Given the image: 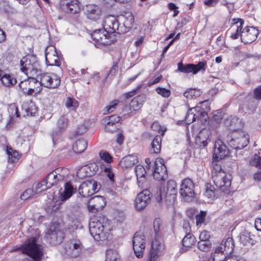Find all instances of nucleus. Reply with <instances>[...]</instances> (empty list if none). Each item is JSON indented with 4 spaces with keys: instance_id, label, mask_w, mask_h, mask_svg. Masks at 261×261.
I'll use <instances>...</instances> for the list:
<instances>
[{
    "instance_id": "nucleus-1",
    "label": "nucleus",
    "mask_w": 261,
    "mask_h": 261,
    "mask_svg": "<svg viewBox=\"0 0 261 261\" xmlns=\"http://www.w3.org/2000/svg\"><path fill=\"white\" fill-rule=\"evenodd\" d=\"M212 178L216 188L211 184L205 185L204 196L208 199L214 198L219 190L224 192L231 185L230 176H227L220 164H213Z\"/></svg>"
},
{
    "instance_id": "nucleus-2",
    "label": "nucleus",
    "mask_w": 261,
    "mask_h": 261,
    "mask_svg": "<svg viewBox=\"0 0 261 261\" xmlns=\"http://www.w3.org/2000/svg\"><path fill=\"white\" fill-rule=\"evenodd\" d=\"M249 136L246 132L235 129L230 132L226 137L228 145L235 149H241L249 143Z\"/></svg>"
},
{
    "instance_id": "nucleus-3",
    "label": "nucleus",
    "mask_w": 261,
    "mask_h": 261,
    "mask_svg": "<svg viewBox=\"0 0 261 261\" xmlns=\"http://www.w3.org/2000/svg\"><path fill=\"white\" fill-rule=\"evenodd\" d=\"M20 69L28 77L39 76L41 73L37 58L32 55L22 58L20 61Z\"/></svg>"
},
{
    "instance_id": "nucleus-4",
    "label": "nucleus",
    "mask_w": 261,
    "mask_h": 261,
    "mask_svg": "<svg viewBox=\"0 0 261 261\" xmlns=\"http://www.w3.org/2000/svg\"><path fill=\"white\" fill-rule=\"evenodd\" d=\"M93 40L95 42L97 47L110 45L116 40V35L109 34L104 29H97L91 34Z\"/></svg>"
},
{
    "instance_id": "nucleus-5",
    "label": "nucleus",
    "mask_w": 261,
    "mask_h": 261,
    "mask_svg": "<svg viewBox=\"0 0 261 261\" xmlns=\"http://www.w3.org/2000/svg\"><path fill=\"white\" fill-rule=\"evenodd\" d=\"M106 223L104 222L102 217H95L89 222V231L95 240L105 239V227Z\"/></svg>"
},
{
    "instance_id": "nucleus-6",
    "label": "nucleus",
    "mask_w": 261,
    "mask_h": 261,
    "mask_svg": "<svg viewBox=\"0 0 261 261\" xmlns=\"http://www.w3.org/2000/svg\"><path fill=\"white\" fill-rule=\"evenodd\" d=\"M177 193V188L176 182L173 180H170L167 182V192L165 191L164 188H160L154 195V197L156 201L159 203L164 199L167 200L166 198L168 197L170 198V200H174Z\"/></svg>"
},
{
    "instance_id": "nucleus-7",
    "label": "nucleus",
    "mask_w": 261,
    "mask_h": 261,
    "mask_svg": "<svg viewBox=\"0 0 261 261\" xmlns=\"http://www.w3.org/2000/svg\"><path fill=\"white\" fill-rule=\"evenodd\" d=\"M101 187L94 179H87L84 181L79 188V193L83 197H89L98 192Z\"/></svg>"
},
{
    "instance_id": "nucleus-8",
    "label": "nucleus",
    "mask_w": 261,
    "mask_h": 261,
    "mask_svg": "<svg viewBox=\"0 0 261 261\" xmlns=\"http://www.w3.org/2000/svg\"><path fill=\"white\" fill-rule=\"evenodd\" d=\"M132 242L136 256L138 258L143 257L146 246L144 234L140 231L136 232L133 238Z\"/></svg>"
},
{
    "instance_id": "nucleus-9",
    "label": "nucleus",
    "mask_w": 261,
    "mask_h": 261,
    "mask_svg": "<svg viewBox=\"0 0 261 261\" xmlns=\"http://www.w3.org/2000/svg\"><path fill=\"white\" fill-rule=\"evenodd\" d=\"M40 82L39 85L46 88L55 89L60 85L61 80L55 74L43 73L39 74Z\"/></svg>"
},
{
    "instance_id": "nucleus-10",
    "label": "nucleus",
    "mask_w": 261,
    "mask_h": 261,
    "mask_svg": "<svg viewBox=\"0 0 261 261\" xmlns=\"http://www.w3.org/2000/svg\"><path fill=\"white\" fill-rule=\"evenodd\" d=\"M46 64L47 66H60L61 65V56L57 53L54 46H47L45 50Z\"/></svg>"
},
{
    "instance_id": "nucleus-11",
    "label": "nucleus",
    "mask_w": 261,
    "mask_h": 261,
    "mask_svg": "<svg viewBox=\"0 0 261 261\" xmlns=\"http://www.w3.org/2000/svg\"><path fill=\"white\" fill-rule=\"evenodd\" d=\"M206 65V61L199 62L196 65L193 64L184 65L182 62H180L177 64V70L184 73H192L193 74H196L200 70H205Z\"/></svg>"
},
{
    "instance_id": "nucleus-12",
    "label": "nucleus",
    "mask_w": 261,
    "mask_h": 261,
    "mask_svg": "<svg viewBox=\"0 0 261 261\" xmlns=\"http://www.w3.org/2000/svg\"><path fill=\"white\" fill-rule=\"evenodd\" d=\"M45 238L53 245L60 244L63 240L64 236L63 232L58 227L51 226L45 234Z\"/></svg>"
},
{
    "instance_id": "nucleus-13",
    "label": "nucleus",
    "mask_w": 261,
    "mask_h": 261,
    "mask_svg": "<svg viewBox=\"0 0 261 261\" xmlns=\"http://www.w3.org/2000/svg\"><path fill=\"white\" fill-rule=\"evenodd\" d=\"M229 153V151L223 142L220 139L216 140L214 146L213 160L218 162L227 156Z\"/></svg>"
},
{
    "instance_id": "nucleus-14",
    "label": "nucleus",
    "mask_w": 261,
    "mask_h": 261,
    "mask_svg": "<svg viewBox=\"0 0 261 261\" xmlns=\"http://www.w3.org/2000/svg\"><path fill=\"white\" fill-rule=\"evenodd\" d=\"M152 195L148 189H144L139 193L135 199V206L138 211L144 209L150 202Z\"/></svg>"
},
{
    "instance_id": "nucleus-15",
    "label": "nucleus",
    "mask_w": 261,
    "mask_h": 261,
    "mask_svg": "<svg viewBox=\"0 0 261 261\" xmlns=\"http://www.w3.org/2000/svg\"><path fill=\"white\" fill-rule=\"evenodd\" d=\"M106 204V199L102 196H95L90 198L88 202V209L92 213L101 211Z\"/></svg>"
},
{
    "instance_id": "nucleus-16",
    "label": "nucleus",
    "mask_w": 261,
    "mask_h": 261,
    "mask_svg": "<svg viewBox=\"0 0 261 261\" xmlns=\"http://www.w3.org/2000/svg\"><path fill=\"white\" fill-rule=\"evenodd\" d=\"M102 25L103 29L109 34H119L120 22L114 16H109L106 17Z\"/></svg>"
},
{
    "instance_id": "nucleus-17",
    "label": "nucleus",
    "mask_w": 261,
    "mask_h": 261,
    "mask_svg": "<svg viewBox=\"0 0 261 261\" xmlns=\"http://www.w3.org/2000/svg\"><path fill=\"white\" fill-rule=\"evenodd\" d=\"M194 188V184L193 181L189 178H186L181 184L179 193L185 200H188V198H192L195 195Z\"/></svg>"
},
{
    "instance_id": "nucleus-18",
    "label": "nucleus",
    "mask_w": 261,
    "mask_h": 261,
    "mask_svg": "<svg viewBox=\"0 0 261 261\" xmlns=\"http://www.w3.org/2000/svg\"><path fill=\"white\" fill-rule=\"evenodd\" d=\"M120 120L121 117L117 115L106 117L102 120L105 130L111 133L117 131L119 129V122Z\"/></svg>"
},
{
    "instance_id": "nucleus-19",
    "label": "nucleus",
    "mask_w": 261,
    "mask_h": 261,
    "mask_svg": "<svg viewBox=\"0 0 261 261\" xmlns=\"http://www.w3.org/2000/svg\"><path fill=\"white\" fill-rule=\"evenodd\" d=\"M258 34V31L253 27H246L241 34V41L245 43H251L254 41Z\"/></svg>"
},
{
    "instance_id": "nucleus-20",
    "label": "nucleus",
    "mask_w": 261,
    "mask_h": 261,
    "mask_svg": "<svg viewBox=\"0 0 261 261\" xmlns=\"http://www.w3.org/2000/svg\"><path fill=\"white\" fill-rule=\"evenodd\" d=\"M82 245L79 240L70 241L66 244V254L71 257H77L81 253Z\"/></svg>"
},
{
    "instance_id": "nucleus-21",
    "label": "nucleus",
    "mask_w": 261,
    "mask_h": 261,
    "mask_svg": "<svg viewBox=\"0 0 261 261\" xmlns=\"http://www.w3.org/2000/svg\"><path fill=\"white\" fill-rule=\"evenodd\" d=\"M164 248V245L155 239L152 243L147 261H159V258L162 255Z\"/></svg>"
},
{
    "instance_id": "nucleus-22",
    "label": "nucleus",
    "mask_w": 261,
    "mask_h": 261,
    "mask_svg": "<svg viewBox=\"0 0 261 261\" xmlns=\"http://www.w3.org/2000/svg\"><path fill=\"white\" fill-rule=\"evenodd\" d=\"M211 132L207 128L202 129L195 139V144L199 148H203L210 142Z\"/></svg>"
},
{
    "instance_id": "nucleus-23",
    "label": "nucleus",
    "mask_w": 261,
    "mask_h": 261,
    "mask_svg": "<svg viewBox=\"0 0 261 261\" xmlns=\"http://www.w3.org/2000/svg\"><path fill=\"white\" fill-rule=\"evenodd\" d=\"M234 248V244L232 238L228 237L226 240H223L222 243L215 249L216 253H224L226 254L232 253Z\"/></svg>"
},
{
    "instance_id": "nucleus-24",
    "label": "nucleus",
    "mask_w": 261,
    "mask_h": 261,
    "mask_svg": "<svg viewBox=\"0 0 261 261\" xmlns=\"http://www.w3.org/2000/svg\"><path fill=\"white\" fill-rule=\"evenodd\" d=\"M122 22V25L120 23L119 33L123 34L127 32L133 27L134 23V17L132 14L129 13L126 15H123L119 18Z\"/></svg>"
},
{
    "instance_id": "nucleus-25",
    "label": "nucleus",
    "mask_w": 261,
    "mask_h": 261,
    "mask_svg": "<svg viewBox=\"0 0 261 261\" xmlns=\"http://www.w3.org/2000/svg\"><path fill=\"white\" fill-rule=\"evenodd\" d=\"M84 11L87 18L93 21L98 20L101 15V9L95 5H86L84 8Z\"/></svg>"
},
{
    "instance_id": "nucleus-26",
    "label": "nucleus",
    "mask_w": 261,
    "mask_h": 261,
    "mask_svg": "<svg viewBox=\"0 0 261 261\" xmlns=\"http://www.w3.org/2000/svg\"><path fill=\"white\" fill-rule=\"evenodd\" d=\"M167 170L165 164H152L151 174L158 180H165L167 176Z\"/></svg>"
},
{
    "instance_id": "nucleus-27",
    "label": "nucleus",
    "mask_w": 261,
    "mask_h": 261,
    "mask_svg": "<svg viewBox=\"0 0 261 261\" xmlns=\"http://www.w3.org/2000/svg\"><path fill=\"white\" fill-rule=\"evenodd\" d=\"M63 9L66 13L77 14L81 11L80 3L77 0H66L65 5H63Z\"/></svg>"
},
{
    "instance_id": "nucleus-28",
    "label": "nucleus",
    "mask_w": 261,
    "mask_h": 261,
    "mask_svg": "<svg viewBox=\"0 0 261 261\" xmlns=\"http://www.w3.org/2000/svg\"><path fill=\"white\" fill-rule=\"evenodd\" d=\"M64 191L61 192L60 195L62 201L67 200L76 192V188H74L70 182H66L64 184Z\"/></svg>"
},
{
    "instance_id": "nucleus-29",
    "label": "nucleus",
    "mask_w": 261,
    "mask_h": 261,
    "mask_svg": "<svg viewBox=\"0 0 261 261\" xmlns=\"http://www.w3.org/2000/svg\"><path fill=\"white\" fill-rule=\"evenodd\" d=\"M58 171V169H56L49 173L46 178L43 180V182L45 185L44 190H47L58 184L59 180L57 176Z\"/></svg>"
},
{
    "instance_id": "nucleus-30",
    "label": "nucleus",
    "mask_w": 261,
    "mask_h": 261,
    "mask_svg": "<svg viewBox=\"0 0 261 261\" xmlns=\"http://www.w3.org/2000/svg\"><path fill=\"white\" fill-rule=\"evenodd\" d=\"M195 107H198L199 109L196 111L201 116V121H206L207 119V112L210 110V104L208 100L201 101Z\"/></svg>"
},
{
    "instance_id": "nucleus-31",
    "label": "nucleus",
    "mask_w": 261,
    "mask_h": 261,
    "mask_svg": "<svg viewBox=\"0 0 261 261\" xmlns=\"http://www.w3.org/2000/svg\"><path fill=\"white\" fill-rule=\"evenodd\" d=\"M68 119L66 117L64 116H62L58 120L57 124V130H55L53 133L52 135V140L53 143L55 144V142L57 141L56 136H57L58 133L56 131H58V133H60L63 130H64L68 125Z\"/></svg>"
},
{
    "instance_id": "nucleus-32",
    "label": "nucleus",
    "mask_w": 261,
    "mask_h": 261,
    "mask_svg": "<svg viewBox=\"0 0 261 261\" xmlns=\"http://www.w3.org/2000/svg\"><path fill=\"white\" fill-rule=\"evenodd\" d=\"M146 100L145 96L139 95L133 98L130 103V110L136 111L141 109Z\"/></svg>"
},
{
    "instance_id": "nucleus-33",
    "label": "nucleus",
    "mask_w": 261,
    "mask_h": 261,
    "mask_svg": "<svg viewBox=\"0 0 261 261\" xmlns=\"http://www.w3.org/2000/svg\"><path fill=\"white\" fill-rule=\"evenodd\" d=\"M199 109L198 107H194L189 109L185 119V122L187 124H190L195 121L196 119H201V116L196 111V110Z\"/></svg>"
},
{
    "instance_id": "nucleus-34",
    "label": "nucleus",
    "mask_w": 261,
    "mask_h": 261,
    "mask_svg": "<svg viewBox=\"0 0 261 261\" xmlns=\"http://www.w3.org/2000/svg\"><path fill=\"white\" fill-rule=\"evenodd\" d=\"M1 81L4 85L6 87H11L17 83L16 79L10 74L5 73L3 70H0Z\"/></svg>"
},
{
    "instance_id": "nucleus-35",
    "label": "nucleus",
    "mask_w": 261,
    "mask_h": 261,
    "mask_svg": "<svg viewBox=\"0 0 261 261\" xmlns=\"http://www.w3.org/2000/svg\"><path fill=\"white\" fill-rule=\"evenodd\" d=\"M145 170H147V168H145L142 164H138L135 168L138 186L141 188L143 187V182L145 180V175L146 174Z\"/></svg>"
},
{
    "instance_id": "nucleus-36",
    "label": "nucleus",
    "mask_w": 261,
    "mask_h": 261,
    "mask_svg": "<svg viewBox=\"0 0 261 261\" xmlns=\"http://www.w3.org/2000/svg\"><path fill=\"white\" fill-rule=\"evenodd\" d=\"M6 152L8 156V162L10 163H17L21 158V154L18 151L13 150L9 146L6 147Z\"/></svg>"
},
{
    "instance_id": "nucleus-37",
    "label": "nucleus",
    "mask_w": 261,
    "mask_h": 261,
    "mask_svg": "<svg viewBox=\"0 0 261 261\" xmlns=\"http://www.w3.org/2000/svg\"><path fill=\"white\" fill-rule=\"evenodd\" d=\"M87 141L85 139H79L73 145L72 149L75 153H81L87 148Z\"/></svg>"
},
{
    "instance_id": "nucleus-38",
    "label": "nucleus",
    "mask_w": 261,
    "mask_h": 261,
    "mask_svg": "<svg viewBox=\"0 0 261 261\" xmlns=\"http://www.w3.org/2000/svg\"><path fill=\"white\" fill-rule=\"evenodd\" d=\"M35 76H32L29 90H28L27 95H32L34 93L35 94L39 93L42 90V88L40 86L36 87L35 85L39 84L38 81L34 77Z\"/></svg>"
},
{
    "instance_id": "nucleus-39",
    "label": "nucleus",
    "mask_w": 261,
    "mask_h": 261,
    "mask_svg": "<svg viewBox=\"0 0 261 261\" xmlns=\"http://www.w3.org/2000/svg\"><path fill=\"white\" fill-rule=\"evenodd\" d=\"M105 261H120L119 255L114 249H109L106 251Z\"/></svg>"
},
{
    "instance_id": "nucleus-40",
    "label": "nucleus",
    "mask_w": 261,
    "mask_h": 261,
    "mask_svg": "<svg viewBox=\"0 0 261 261\" xmlns=\"http://www.w3.org/2000/svg\"><path fill=\"white\" fill-rule=\"evenodd\" d=\"M196 242V239L191 233H187L182 240L184 247L186 248L191 247Z\"/></svg>"
},
{
    "instance_id": "nucleus-41",
    "label": "nucleus",
    "mask_w": 261,
    "mask_h": 261,
    "mask_svg": "<svg viewBox=\"0 0 261 261\" xmlns=\"http://www.w3.org/2000/svg\"><path fill=\"white\" fill-rule=\"evenodd\" d=\"M201 92L197 89L190 88L187 89L184 93V96L188 99H195L200 96Z\"/></svg>"
},
{
    "instance_id": "nucleus-42",
    "label": "nucleus",
    "mask_w": 261,
    "mask_h": 261,
    "mask_svg": "<svg viewBox=\"0 0 261 261\" xmlns=\"http://www.w3.org/2000/svg\"><path fill=\"white\" fill-rule=\"evenodd\" d=\"M162 138L160 136L157 135L151 142V149L155 153H158L160 152L161 148Z\"/></svg>"
},
{
    "instance_id": "nucleus-43",
    "label": "nucleus",
    "mask_w": 261,
    "mask_h": 261,
    "mask_svg": "<svg viewBox=\"0 0 261 261\" xmlns=\"http://www.w3.org/2000/svg\"><path fill=\"white\" fill-rule=\"evenodd\" d=\"M32 77H28L27 79L21 81L19 83V87L23 93L27 95L28 90H29Z\"/></svg>"
},
{
    "instance_id": "nucleus-44",
    "label": "nucleus",
    "mask_w": 261,
    "mask_h": 261,
    "mask_svg": "<svg viewBox=\"0 0 261 261\" xmlns=\"http://www.w3.org/2000/svg\"><path fill=\"white\" fill-rule=\"evenodd\" d=\"M65 106L71 110H75L79 107V102L74 98L68 97L65 101Z\"/></svg>"
},
{
    "instance_id": "nucleus-45",
    "label": "nucleus",
    "mask_w": 261,
    "mask_h": 261,
    "mask_svg": "<svg viewBox=\"0 0 261 261\" xmlns=\"http://www.w3.org/2000/svg\"><path fill=\"white\" fill-rule=\"evenodd\" d=\"M138 156L135 154H129L122 158L119 163H138Z\"/></svg>"
},
{
    "instance_id": "nucleus-46",
    "label": "nucleus",
    "mask_w": 261,
    "mask_h": 261,
    "mask_svg": "<svg viewBox=\"0 0 261 261\" xmlns=\"http://www.w3.org/2000/svg\"><path fill=\"white\" fill-rule=\"evenodd\" d=\"M119 100H114L110 102L109 104L105 107V110L106 112H104V114H106L114 112L119 103Z\"/></svg>"
},
{
    "instance_id": "nucleus-47",
    "label": "nucleus",
    "mask_w": 261,
    "mask_h": 261,
    "mask_svg": "<svg viewBox=\"0 0 261 261\" xmlns=\"http://www.w3.org/2000/svg\"><path fill=\"white\" fill-rule=\"evenodd\" d=\"M197 246L199 250L207 252L210 250L212 247V244L210 242L199 241L198 243Z\"/></svg>"
},
{
    "instance_id": "nucleus-48",
    "label": "nucleus",
    "mask_w": 261,
    "mask_h": 261,
    "mask_svg": "<svg viewBox=\"0 0 261 261\" xmlns=\"http://www.w3.org/2000/svg\"><path fill=\"white\" fill-rule=\"evenodd\" d=\"M99 154L100 159L106 163H111L113 162V157L107 151L101 150Z\"/></svg>"
},
{
    "instance_id": "nucleus-49",
    "label": "nucleus",
    "mask_w": 261,
    "mask_h": 261,
    "mask_svg": "<svg viewBox=\"0 0 261 261\" xmlns=\"http://www.w3.org/2000/svg\"><path fill=\"white\" fill-rule=\"evenodd\" d=\"M224 115V113L222 110H219L215 112L212 121L215 122L217 124H219Z\"/></svg>"
},
{
    "instance_id": "nucleus-50",
    "label": "nucleus",
    "mask_w": 261,
    "mask_h": 261,
    "mask_svg": "<svg viewBox=\"0 0 261 261\" xmlns=\"http://www.w3.org/2000/svg\"><path fill=\"white\" fill-rule=\"evenodd\" d=\"M155 91L158 94L165 98L169 97L171 94L170 90L165 88L159 87L156 88Z\"/></svg>"
},
{
    "instance_id": "nucleus-51",
    "label": "nucleus",
    "mask_w": 261,
    "mask_h": 261,
    "mask_svg": "<svg viewBox=\"0 0 261 261\" xmlns=\"http://www.w3.org/2000/svg\"><path fill=\"white\" fill-rule=\"evenodd\" d=\"M36 194L33 189H28L23 192L20 195L21 199L25 200Z\"/></svg>"
},
{
    "instance_id": "nucleus-52",
    "label": "nucleus",
    "mask_w": 261,
    "mask_h": 261,
    "mask_svg": "<svg viewBox=\"0 0 261 261\" xmlns=\"http://www.w3.org/2000/svg\"><path fill=\"white\" fill-rule=\"evenodd\" d=\"M244 21L241 18H233L232 19L231 24L232 25L229 31H232L233 28H237V26H241V28H243Z\"/></svg>"
},
{
    "instance_id": "nucleus-53",
    "label": "nucleus",
    "mask_w": 261,
    "mask_h": 261,
    "mask_svg": "<svg viewBox=\"0 0 261 261\" xmlns=\"http://www.w3.org/2000/svg\"><path fill=\"white\" fill-rule=\"evenodd\" d=\"M242 28L241 26H237V28H233L234 32H231L230 37L232 40L238 39L239 37H241V32H242Z\"/></svg>"
},
{
    "instance_id": "nucleus-54",
    "label": "nucleus",
    "mask_w": 261,
    "mask_h": 261,
    "mask_svg": "<svg viewBox=\"0 0 261 261\" xmlns=\"http://www.w3.org/2000/svg\"><path fill=\"white\" fill-rule=\"evenodd\" d=\"M162 226V221L159 218H156L153 222V228L155 233V237H156L159 235V232L160 230V227Z\"/></svg>"
},
{
    "instance_id": "nucleus-55",
    "label": "nucleus",
    "mask_w": 261,
    "mask_h": 261,
    "mask_svg": "<svg viewBox=\"0 0 261 261\" xmlns=\"http://www.w3.org/2000/svg\"><path fill=\"white\" fill-rule=\"evenodd\" d=\"M104 173L107 175L112 182H114V173L111 167H106L103 169Z\"/></svg>"
},
{
    "instance_id": "nucleus-56",
    "label": "nucleus",
    "mask_w": 261,
    "mask_h": 261,
    "mask_svg": "<svg viewBox=\"0 0 261 261\" xmlns=\"http://www.w3.org/2000/svg\"><path fill=\"white\" fill-rule=\"evenodd\" d=\"M206 213L203 211H201L199 214L196 215V222L197 225L203 222Z\"/></svg>"
},
{
    "instance_id": "nucleus-57",
    "label": "nucleus",
    "mask_w": 261,
    "mask_h": 261,
    "mask_svg": "<svg viewBox=\"0 0 261 261\" xmlns=\"http://www.w3.org/2000/svg\"><path fill=\"white\" fill-rule=\"evenodd\" d=\"M210 238V234L207 231H202L199 235L200 241L210 242L209 239Z\"/></svg>"
},
{
    "instance_id": "nucleus-58",
    "label": "nucleus",
    "mask_w": 261,
    "mask_h": 261,
    "mask_svg": "<svg viewBox=\"0 0 261 261\" xmlns=\"http://www.w3.org/2000/svg\"><path fill=\"white\" fill-rule=\"evenodd\" d=\"M168 9L171 11H174V14L173 15V17L176 16L178 13L179 11L178 10V7L175 5L174 3H170L168 5Z\"/></svg>"
},
{
    "instance_id": "nucleus-59",
    "label": "nucleus",
    "mask_w": 261,
    "mask_h": 261,
    "mask_svg": "<svg viewBox=\"0 0 261 261\" xmlns=\"http://www.w3.org/2000/svg\"><path fill=\"white\" fill-rule=\"evenodd\" d=\"M253 97L256 100H261V86L257 87L254 90Z\"/></svg>"
},
{
    "instance_id": "nucleus-60",
    "label": "nucleus",
    "mask_w": 261,
    "mask_h": 261,
    "mask_svg": "<svg viewBox=\"0 0 261 261\" xmlns=\"http://www.w3.org/2000/svg\"><path fill=\"white\" fill-rule=\"evenodd\" d=\"M44 187H45V185L43 182L42 180L41 182L38 183L37 185L35 190H34L35 193L37 194L41 192L42 191H45L46 190H44Z\"/></svg>"
},
{
    "instance_id": "nucleus-61",
    "label": "nucleus",
    "mask_w": 261,
    "mask_h": 261,
    "mask_svg": "<svg viewBox=\"0 0 261 261\" xmlns=\"http://www.w3.org/2000/svg\"><path fill=\"white\" fill-rule=\"evenodd\" d=\"M151 128L153 130H155V128H158V130L159 133L161 134L162 136H163L164 134V132L166 131V129L164 130H162L161 126L159 125V124L156 122L153 123L151 125Z\"/></svg>"
},
{
    "instance_id": "nucleus-62",
    "label": "nucleus",
    "mask_w": 261,
    "mask_h": 261,
    "mask_svg": "<svg viewBox=\"0 0 261 261\" xmlns=\"http://www.w3.org/2000/svg\"><path fill=\"white\" fill-rule=\"evenodd\" d=\"M182 228L186 234L191 233V227L190 223L188 221H184Z\"/></svg>"
},
{
    "instance_id": "nucleus-63",
    "label": "nucleus",
    "mask_w": 261,
    "mask_h": 261,
    "mask_svg": "<svg viewBox=\"0 0 261 261\" xmlns=\"http://www.w3.org/2000/svg\"><path fill=\"white\" fill-rule=\"evenodd\" d=\"M162 79V75H160L158 77H155V79L150 80L148 82V86H150L156 83H158Z\"/></svg>"
},
{
    "instance_id": "nucleus-64",
    "label": "nucleus",
    "mask_w": 261,
    "mask_h": 261,
    "mask_svg": "<svg viewBox=\"0 0 261 261\" xmlns=\"http://www.w3.org/2000/svg\"><path fill=\"white\" fill-rule=\"evenodd\" d=\"M250 163H261V156L255 154L251 160Z\"/></svg>"
}]
</instances>
